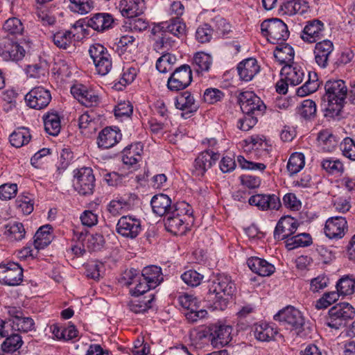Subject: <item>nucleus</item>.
I'll use <instances>...</instances> for the list:
<instances>
[{"label": "nucleus", "mask_w": 355, "mask_h": 355, "mask_svg": "<svg viewBox=\"0 0 355 355\" xmlns=\"http://www.w3.org/2000/svg\"><path fill=\"white\" fill-rule=\"evenodd\" d=\"M281 10L284 14L288 15H293L298 12L302 13L301 10V3L300 0H281Z\"/></svg>", "instance_id": "51"}, {"label": "nucleus", "mask_w": 355, "mask_h": 355, "mask_svg": "<svg viewBox=\"0 0 355 355\" xmlns=\"http://www.w3.org/2000/svg\"><path fill=\"white\" fill-rule=\"evenodd\" d=\"M137 199L135 194L128 196H122L112 200L107 205V211L112 216H118L122 213L130 210L134 206V202Z\"/></svg>", "instance_id": "24"}, {"label": "nucleus", "mask_w": 355, "mask_h": 355, "mask_svg": "<svg viewBox=\"0 0 355 355\" xmlns=\"http://www.w3.org/2000/svg\"><path fill=\"white\" fill-rule=\"evenodd\" d=\"M334 51V44L329 40L317 42L315 46V60L319 67H326L330 54Z\"/></svg>", "instance_id": "27"}, {"label": "nucleus", "mask_w": 355, "mask_h": 355, "mask_svg": "<svg viewBox=\"0 0 355 355\" xmlns=\"http://www.w3.org/2000/svg\"><path fill=\"white\" fill-rule=\"evenodd\" d=\"M192 209L188 203H176L174 209L165 216L166 230L175 235L183 234L187 229V219L192 216Z\"/></svg>", "instance_id": "3"}, {"label": "nucleus", "mask_w": 355, "mask_h": 355, "mask_svg": "<svg viewBox=\"0 0 355 355\" xmlns=\"http://www.w3.org/2000/svg\"><path fill=\"white\" fill-rule=\"evenodd\" d=\"M238 101L243 114H252L259 116L263 114L266 109L263 102L252 92L240 93Z\"/></svg>", "instance_id": "7"}, {"label": "nucleus", "mask_w": 355, "mask_h": 355, "mask_svg": "<svg viewBox=\"0 0 355 355\" xmlns=\"http://www.w3.org/2000/svg\"><path fill=\"white\" fill-rule=\"evenodd\" d=\"M302 68H282L280 75L284 77L291 85H297L302 83L304 77Z\"/></svg>", "instance_id": "38"}, {"label": "nucleus", "mask_w": 355, "mask_h": 355, "mask_svg": "<svg viewBox=\"0 0 355 355\" xmlns=\"http://www.w3.org/2000/svg\"><path fill=\"white\" fill-rule=\"evenodd\" d=\"M324 91L321 103L324 116L330 118L339 116L347 103L345 82L341 79H329L324 84Z\"/></svg>", "instance_id": "1"}, {"label": "nucleus", "mask_w": 355, "mask_h": 355, "mask_svg": "<svg viewBox=\"0 0 355 355\" xmlns=\"http://www.w3.org/2000/svg\"><path fill=\"white\" fill-rule=\"evenodd\" d=\"M22 343L21 337L19 334L8 335L1 345V349L6 352H15L21 347Z\"/></svg>", "instance_id": "46"}, {"label": "nucleus", "mask_w": 355, "mask_h": 355, "mask_svg": "<svg viewBox=\"0 0 355 355\" xmlns=\"http://www.w3.org/2000/svg\"><path fill=\"white\" fill-rule=\"evenodd\" d=\"M277 334L276 328L272 324L261 323L254 326V337L260 341H270Z\"/></svg>", "instance_id": "33"}, {"label": "nucleus", "mask_w": 355, "mask_h": 355, "mask_svg": "<svg viewBox=\"0 0 355 355\" xmlns=\"http://www.w3.org/2000/svg\"><path fill=\"white\" fill-rule=\"evenodd\" d=\"M207 289L206 300L216 309L224 310L236 291V286L231 277L220 274L209 280Z\"/></svg>", "instance_id": "2"}, {"label": "nucleus", "mask_w": 355, "mask_h": 355, "mask_svg": "<svg viewBox=\"0 0 355 355\" xmlns=\"http://www.w3.org/2000/svg\"><path fill=\"white\" fill-rule=\"evenodd\" d=\"M250 205L257 207L259 209H278L281 207L279 198L275 194H257L248 199Z\"/></svg>", "instance_id": "21"}, {"label": "nucleus", "mask_w": 355, "mask_h": 355, "mask_svg": "<svg viewBox=\"0 0 355 355\" xmlns=\"http://www.w3.org/2000/svg\"><path fill=\"white\" fill-rule=\"evenodd\" d=\"M141 276L150 284L153 288H155L163 281L162 269L157 266L145 267L142 270Z\"/></svg>", "instance_id": "34"}, {"label": "nucleus", "mask_w": 355, "mask_h": 355, "mask_svg": "<svg viewBox=\"0 0 355 355\" xmlns=\"http://www.w3.org/2000/svg\"><path fill=\"white\" fill-rule=\"evenodd\" d=\"M340 147L345 157L355 161V141L352 139L346 137L341 142Z\"/></svg>", "instance_id": "55"}, {"label": "nucleus", "mask_w": 355, "mask_h": 355, "mask_svg": "<svg viewBox=\"0 0 355 355\" xmlns=\"http://www.w3.org/2000/svg\"><path fill=\"white\" fill-rule=\"evenodd\" d=\"M232 327L230 325L211 324L208 327V340L214 347H223L231 342L232 339Z\"/></svg>", "instance_id": "8"}, {"label": "nucleus", "mask_w": 355, "mask_h": 355, "mask_svg": "<svg viewBox=\"0 0 355 355\" xmlns=\"http://www.w3.org/2000/svg\"><path fill=\"white\" fill-rule=\"evenodd\" d=\"M297 112L305 119H313L317 112L316 104L313 100L306 99L302 102Z\"/></svg>", "instance_id": "45"}, {"label": "nucleus", "mask_w": 355, "mask_h": 355, "mask_svg": "<svg viewBox=\"0 0 355 355\" xmlns=\"http://www.w3.org/2000/svg\"><path fill=\"white\" fill-rule=\"evenodd\" d=\"M13 327L18 331L23 332H28L34 329L35 322L30 317H25L24 314L22 317L13 320Z\"/></svg>", "instance_id": "54"}, {"label": "nucleus", "mask_w": 355, "mask_h": 355, "mask_svg": "<svg viewBox=\"0 0 355 355\" xmlns=\"http://www.w3.org/2000/svg\"><path fill=\"white\" fill-rule=\"evenodd\" d=\"M219 154L211 150H205L199 154L193 164V173L195 175L202 177L211 168L219 159Z\"/></svg>", "instance_id": "15"}, {"label": "nucleus", "mask_w": 355, "mask_h": 355, "mask_svg": "<svg viewBox=\"0 0 355 355\" xmlns=\"http://www.w3.org/2000/svg\"><path fill=\"white\" fill-rule=\"evenodd\" d=\"M258 116L252 114H244L243 118L238 121V128L243 131H248L252 128L258 121Z\"/></svg>", "instance_id": "56"}, {"label": "nucleus", "mask_w": 355, "mask_h": 355, "mask_svg": "<svg viewBox=\"0 0 355 355\" xmlns=\"http://www.w3.org/2000/svg\"><path fill=\"white\" fill-rule=\"evenodd\" d=\"M3 30L8 35H23L24 33V26L17 17H10L5 21L3 25Z\"/></svg>", "instance_id": "39"}, {"label": "nucleus", "mask_w": 355, "mask_h": 355, "mask_svg": "<svg viewBox=\"0 0 355 355\" xmlns=\"http://www.w3.org/2000/svg\"><path fill=\"white\" fill-rule=\"evenodd\" d=\"M145 9L144 0H121L119 3L120 12L125 17H138Z\"/></svg>", "instance_id": "26"}, {"label": "nucleus", "mask_w": 355, "mask_h": 355, "mask_svg": "<svg viewBox=\"0 0 355 355\" xmlns=\"http://www.w3.org/2000/svg\"><path fill=\"white\" fill-rule=\"evenodd\" d=\"M137 71V68H123L121 78L118 83L114 85V87L117 90H121L122 86H125L134 80Z\"/></svg>", "instance_id": "50"}, {"label": "nucleus", "mask_w": 355, "mask_h": 355, "mask_svg": "<svg viewBox=\"0 0 355 355\" xmlns=\"http://www.w3.org/2000/svg\"><path fill=\"white\" fill-rule=\"evenodd\" d=\"M304 166V156L302 153H293L288 162L287 169L291 175L297 173Z\"/></svg>", "instance_id": "43"}, {"label": "nucleus", "mask_w": 355, "mask_h": 355, "mask_svg": "<svg viewBox=\"0 0 355 355\" xmlns=\"http://www.w3.org/2000/svg\"><path fill=\"white\" fill-rule=\"evenodd\" d=\"M355 280L349 276H345L340 279L336 284V289L342 295H351L354 293Z\"/></svg>", "instance_id": "47"}, {"label": "nucleus", "mask_w": 355, "mask_h": 355, "mask_svg": "<svg viewBox=\"0 0 355 355\" xmlns=\"http://www.w3.org/2000/svg\"><path fill=\"white\" fill-rule=\"evenodd\" d=\"M324 24L318 19H313L306 22L301 38L306 42L315 43L324 37Z\"/></svg>", "instance_id": "20"}, {"label": "nucleus", "mask_w": 355, "mask_h": 355, "mask_svg": "<svg viewBox=\"0 0 355 355\" xmlns=\"http://www.w3.org/2000/svg\"><path fill=\"white\" fill-rule=\"evenodd\" d=\"M46 132L53 136L58 135L61 129L60 119L57 113H48L43 116Z\"/></svg>", "instance_id": "36"}, {"label": "nucleus", "mask_w": 355, "mask_h": 355, "mask_svg": "<svg viewBox=\"0 0 355 355\" xmlns=\"http://www.w3.org/2000/svg\"><path fill=\"white\" fill-rule=\"evenodd\" d=\"M17 192V184H3L0 186V199L2 200H10L15 197Z\"/></svg>", "instance_id": "58"}, {"label": "nucleus", "mask_w": 355, "mask_h": 355, "mask_svg": "<svg viewBox=\"0 0 355 355\" xmlns=\"http://www.w3.org/2000/svg\"><path fill=\"white\" fill-rule=\"evenodd\" d=\"M150 288H153V286H151L150 284H149L148 282L141 276L136 283V286L134 289L130 290V293H132V295L135 297H139L140 295L146 293Z\"/></svg>", "instance_id": "63"}, {"label": "nucleus", "mask_w": 355, "mask_h": 355, "mask_svg": "<svg viewBox=\"0 0 355 355\" xmlns=\"http://www.w3.org/2000/svg\"><path fill=\"white\" fill-rule=\"evenodd\" d=\"M215 31L218 35H225L231 31V25L224 18L217 16L214 18Z\"/></svg>", "instance_id": "60"}, {"label": "nucleus", "mask_w": 355, "mask_h": 355, "mask_svg": "<svg viewBox=\"0 0 355 355\" xmlns=\"http://www.w3.org/2000/svg\"><path fill=\"white\" fill-rule=\"evenodd\" d=\"M150 204L153 212L160 216H166L175 207V205H171V198L163 193L154 196L151 199Z\"/></svg>", "instance_id": "30"}, {"label": "nucleus", "mask_w": 355, "mask_h": 355, "mask_svg": "<svg viewBox=\"0 0 355 355\" xmlns=\"http://www.w3.org/2000/svg\"><path fill=\"white\" fill-rule=\"evenodd\" d=\"M175 105L177 109L185 111L182 113V116L184 119L189 118L190 114L196 112L199 107L193 96L188 91L180 93L176 97Z\"/></svg>", "instance_id": "23"}, {"label": "nucleus", "mask_w": 355, "mask_h": 355, "mask_svg": "<svg viewBox=\"0 0 355 355\" xmlns=\"http://www.w3.org/2000/svg\"><path fill=\"white\" fill-rule=\"evenodd\" d=\"M321 166L327 172L332 174L340 173L344 169L343 163L339 159L334 158L323 159Z\"/></svg>", "instance_id": "53"}, {"label": "nucleus", "mask_w": 355, "mask_h": 355, "mask_svg": "<svg viewBox=\"0 0 355 355\" xmlns=\"http://www.w3.org/2000/svg\"><path fill=\"white\" fill-rule=\"evenodd\" d=\"M162 28L165 33L177 37H182L186 33V24L180 17H172L169 21L162 23Z\"/></svg>", "instance_id": "31"}, {"label": "nucleus", "mask_w": 355, "mask_h": 355, "mask_svg": "<svg viewBox=\"0 0 355 355\" xmlns=\"http://www.w3.org/2000/svg\"><path fill=\"white\" fill-rule=\"evenodd\" d=\"M347 229V222L345 217L334 216L327 220L324 228L325 235L329 239H341Z\"/></svg>", "instance_id": "17"}, {"label": "nucleus", "mask_w": 355, "mask_h": 355, "mask_svg": "<svg viewBox=\"0 0 355 355\" xmlns=\"http://www.w3.org/2000/svg\"><path fill=\"white\" fill-rule=\"evenodd\" d=\"M299 224L293 217L286 216L282 217L274 231V238L276 240H287L296 232Z\"/></svg>", "instance_id": "16"}, {"label": "nucleus", "mask_w": 355, "mask_h": 355, "mask_svg": "<svg viewBox=\"0 0 355 355\" xmlns=\"http://www.w3.org/2000/svg\"><path fill=\"white\" fill-rule=\"evenodd\" d=\"M51 100L50 92L42 87H36L26 96L25 101L28 106L35 110L46 107Z\"/></svg>", "instance_id": "13"}, {"label": "nucleus", "mask_w": 355, "mask_h": 355, "mask_svg": "<svg viewBox=\"0 0 355 355\" xmlns=\"http://www.w3.org/2000/svg\"><path fill=\"white\" fill-rule=\"evenodd\" d=\"M223 97V92L216 88L207 89L205 91L203 96L205 102L209 104H214L218 101H220Z\"/></svg>", "instance_id": "57"}, {"label": "nucleus", "mask_w": 355, "mask_h": 355, "mask_svg": "<svg viewBox=\"0 0 355 355\" xmlns=\"http://www.w3.org/2000/svg\"><path fill=\"white\" fill-rule=\"evenodd\" d=\"M31 135L28 128H17L10 135V142L12 146L20 148L29 143Z\"/></svg>", "instance_id": "37"}, {"label": "nucleus", "mask_w": 355, "mask_h": 355, "mask_svg": "<svg viewBox=\"0 0 355 355\" xmlns=\"http://www.w3.org/2000/svg\"><path fill=\"white\" fill-rule=\"evenodd\" d=\"M128 21L126 24H128V28L132 31L141 32L146 30L148 26V23L145 19L141 17H128Z\"/></svg>", "instance_id": "61"}, {"label": "nucleus", "mask_w": 355, "mask_h": 355, "mask_svg": "<svg viewBox=\"0 0 355 355\" xmlns=\"http://www.w3.org/2000/svg\"><path fill=\"white\" fill-rule=\"evenodd\" d=\"M247 265L253 272L262 277L270 276L275 270L272 264L257 257L248 259Z\"/></svg>", "instance_id": "28"}, {"label": "nucleus", "mask_w": 355, "mask_h": 355, "mask_svg": "<svg viewBox=\"0 0 355 355\" xmlns=\"http://www.w3.org/2000/svg\"><path fill=\"white\" fill-rule=\"evenodd\" d=\"M104 243V238L100 234H89L86 245L92 250H99Z\"/></svg>", "instance_id": "64"}, {"label": "nucleus", "mask_w": 355, "mask_h": 355, "mask_svg": "<svg viewBox=\"0 0 355 355\" xmlns=\"http://www.w3.org/2000/svg\"><path fill=\"white\" fill-rule=\"evenodd\" d=\"M355 315L354 307L347 302L338 303L328 311L325 324L331 329H340L346 326L347 322Z\"/></svg>", "instance_id": "4"}, {"label": "nucleus", "mask_w": 355, "mask_h": 355, "mask_svg": "<svg viewBox=\"0 0 355 355\" xmlns=\"http://www.w3.org/2000/svg\"><path fill=\"white\" fill-rule=\"evenodd\" d=\"M73 187L81 196L93 194L95 187V177L90 167H82L73 171Z\"/></svg>", "instance_id": "6"}, {"label": "nucleus", "mask_w": 355, "mask_h": 355, "mask_svg": "<svg viewBox=\"0 0 355 355\" xmlns=\"http://www.w3.org/2000/svg\"><path fill=\"white\" fill-rule=\"evenodd\" d=\"M146 297H143L141 300L139 297L130 300L128 303L130 310L135 313H143L148 311L151 307V303L153 300V297L150 296V298L146 300Z\"/></svg>", "instance_id": "41"}, {"label": "nucleus", "mask_w": 355, "mask_h": 355, "mask_svg": "<svg viewBox=\"0 0 355 355\" xmlns=\"http://www.w3.org/2000/svg\"><path fill=\"white\" fill-rule=\"evenodd\" d=\"M274 51V56L278 64L283 67H292L295 51L293 48L287 43H279Z\"/></svg>", "instance_id": "29"}, {"label": "nucleus", "mask_w": 355, "mask_h": 355, "mask_svg": "<svg viewBox=\"0 0 355 355\" xmlns=\"http://www.w3.org/2000/svg\"><path fill=\"white\" fill-rule=\"evenodd\" d=\"M52 227L50 225H45L39 228L34 236V247L37 250L44 248L51 241V231Z\"/></svg>", "instance_id": "32"}, {"label": "nucleus", "mask_w": 355, "mask_h": 355, "mask_svg": "<svg viewBox=\"0 0 355 355\" xmlns=\"http://www.w3.org/2000/svg\"><path fill=\"white\" fill-rule=\"evenodd\" d=\"M95 67H112V58L107 49L101 44L92 45L89 49Z\"/></svg>", "instance_id": "25"}, {"label": "nucleus", "mask_w": 355, "mask_h": 355, "mask_svg": "<svg viewBox=\"0 0 355 355\" xmlns=\"http://www.w3.org/2000/svg\"><path fill=\"white\" fill-rule=\"evenodd\" d=\"M103 266V263L97 261H92L86 265L87 277L98 280L101 276V268Z\"/></svg>", "instance_id": "59"}, {"label": "nucleus", "mask_w": 355, "mask_h": 355, "mask_svg": "<svg viewBox=\"0 0 355 355\" xmlns=\"http://www.w3.org/2000/svg\"><path fill=\"white\" fill-rule=\"evenodd\" d=\"M68 7L73 12L85 15L93 9L94 1L92 0H69Z\"/></svg>", "instance_id": "42"}, {"label": "nucleus", "mask_w": 355, "mask_h": 355, "mask_svg": "<svg viewBox=\"0 0 355 355\" xmlns=\"http://www.w3.org/2000/svg\"><path fill=\"white\" fill-rule=\"evenodd\" d=\"M181 279L189 286L195 287L200 284L203 275L196 270H189L182 274Z\"/></svg>", "instance_id": "52"}, {"label": "nucleus", "mask_w": 355, "mask_h": 355, "mask_svg": "<svg viewBox=\"0 0 355 355\" xmlns=\"http://www.w3.org/2000/svg\"><path fill=\"white\" fill-rule=\"evenodd\" d=\"M274 319L283 324H287L290 325L293 329L297 331V334L300 333L305 323L302 313L298 309L291 306H288L279 311L274 315Z\"/></svg>", "instance_id": "9"}, {"label": "nucleus", "mask_w": 355, "mask_h": 355, "mask_svg": "<svg viewBox=\"0 0 355 355\" xmlns=\"http://www.w3.org/2000/svg\"><path fill=\"white\" fill-rule=\"evenodd\" d=\"M114 19L113 16L107 12H98L91 15L89 18L85 19L86 26L93 30L103 33L114 27Z\"/></svg>", "instance_id": "14"}, {"label": "nucleus", "mask_w": 355, "mask_h": 355, "mask_svg": "<svg viewBox=\"0 0 355 355\" xmlns=\"http://www.w3.org/2000/svg\"><path fill=\"white\" fill-rule=\"evenodd\" d=\"M286 247L288 250L297 248H304L312 244L311 236L309 233H301L293 236L285 241Z\"/></svg>", "instance_id": "35"}, {"label": "nucleus", "mask_w": 355, "mask_h": 355, "mask_svg": "<svg viewBox=\"0 0 355 355\" xmlns=\"http://www.w3.org/2000/svg\"><path fill=\"white\" fill-rule=\"evenodd\" d=\"M214 29L209 24H203L196 31V39L200 43L209 42L212 38Z\"/></svg>", "instance_id": "49"}, {"label": "nucleus", "mask_w": 355, "mask_h": 355, "mask_svg": "<svg viewBox=\"0 0 355 355\" xmlns=\"http://www.w3.org/2000/svg\"><path fill=\"white\" fill-rule=\"evenodd\" d=\"M23 280V269L17 263L0 265V282L8 286H17Z\"/></svg>", "instance_id": "11"}, {"label": "nucleus", "mask_w": 355, "mask_h": 355, "mask_svg": "<svg viewBox=\"0 0 355 355\" xmlns=\"http://www.w3.org/2000/svg\"><path fill=\"white\" fill-rule=\"evenodd\" d=\"M74 36L75 33L71 31L58 32L53 35V40L58 47L66 49L71 43L72 37Z\"/></svg>", "instance_id": "48"}, {"label": "nucleus", "mask_w": 355, "mask_h": 355, "mask_svg": "<svg viewBox=\"0 0 355 355\" xmlns=\"http://www.w3.org/2000/svg\"><path fill=\"white\" fill-rule=\"evenodd\" d=\"M192 81L191 68H176L167 81L171 91H179L187 87Z\"/></svg>", "instance_id": "12"}, {"label": "nucleus", "mask_w": 355, "mask_h": 355, "mask_svg": "<svg viewBox=\"0 0 355 355\" xmlns=\"http://www.w3.org/2000/svg\"><path fill=\"white\" fill-rule=\"evenodd\" d=\"M318 141L319 146L327 152L332 151L338 144L336 137L328 130H323L319 132Z\"/></svg>", "instance_id": "40"}, {"label": "nucleus", "mask_w": 355, "mask_h": 355, "mask_svg": "<svg viewBox=\"0 0 355 355\" xmlns=\"http://www.w3.org/2000/svg\"><path fill=\"white\" fill-rule=\"evenodd\" d=\"M263 36L272 44H279L287 40L290 33L287 25L280 19L272 18L264 20L261 24Z\"/></svg>", "instance_id": "5"}, {"label": "nucleus", "mask_w": 355, "mask_h": 355, "mask_svg": "<svg viewBox=\"0 0 355 355\" xmlns=\"http://www.w3.org/2000/svg\"><path fill=\"white\" fill-rule=\"evenodd\" d=\"M349 64L351 65L355 64L354 53L350 49H345L338 55L336 60V64L337 66H340Z\"/></svg>", "instance_id": "62"}, {"label": "nucleus", "mask_w": 355, "mask_h": 355, "mask_svg": "<svg viewBox=\"0 0 355 355\" xmlns=\"http://www.w3.org/2000/svg\"><path fill=\"white\" fill-rule=\"evenodd\" d=\"M6 233L15 241H21L26 234L24 227L21 223L10 222L5 226Z\"/></svg>", "instance_id": "44"}, {"label": "nucleus", "mask_w": 355, "mask_h": 355, "mask_svg": "<svg viewBox=\"0 0 355 355\" xmlns=\"http://www.w3.org/2000/svg\"><path fill=\"white\" fill-rule=\"evenodd\" d=\"M71 93L75 98L86 107L95 105L99 101L98 96L93 90H88L83 85L72 86Z\"/></svg>", "instance_id": "22"}, {"label": "nucleus", "mask_w": 355, "mask_h": 355, "mask_svg": "<svg viewBox=\"0 0 355 355\" xmlns=\"http://www.w3.org/2000/svg\"><path fill=\"white\" fill-rule=\"evenodd\" d=\"M116 231L125 239H134L141 231V220L132 216H123L117 222Z\"/></svg>", "instance_id": "10"}, {"label": "nucleus", "mask_w": 355, "mask_h": 355, "mask_svg": "<svg viewBox=\"0 0 355 355\" xmlns=\"http://www.w3.org/2000/svg\"><path fill=\"white\" fill-rule=\"evenodd\" d=\"M24 55V49L17 42L6 40L0 44V57L5 61L17 62Z\"/></svg>", "instance_id": "18"}, {"label": "nucleus", "mask_w": 355, "mask_h": 355, "mask_svg": "<svg viewBox=\"0 0 355 355\" xmlns=\"http://www.w3.org/2000/svg\"><path fill=\"white\" fill-rule=\"evenodd\" d=\"M121 138L122 135L118 128L106 127L99 132L97 144L99 148L107 149L118 144Z\"/></svg>", "instance_id": "19"}]
</instances>
